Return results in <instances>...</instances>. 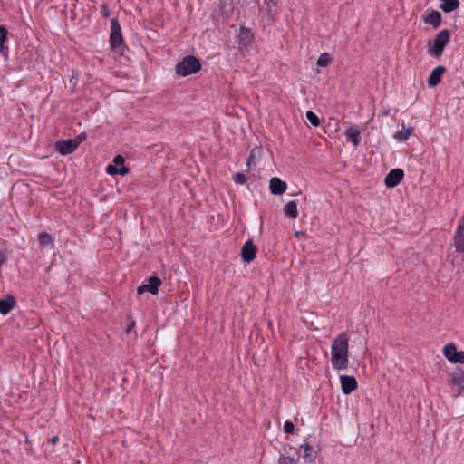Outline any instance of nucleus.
Here are the masks:
<instances>
[{"label": "nucleus", "mask_w": 464, "mask_h": 464, "mask_svg": "<svg viewBox=\"0 0 464 464\" xmlns=\"http://www.w3.org/2000/svg\"><path fill=\"white\" fill-rule=\"evenodd\" d=\"M349 336L341 333L331 345V364L334 370L343 371L349 365Z\"/></svg>", "instance_id": "1"}, {"label": "nucleus", "mask_w": 464, "mask_h": 464, "mask_svg": "<svg viewBox=\"0 0 464 464\" xmlns=\"http://www.w3.org/2000/svg\"><path fill=\"white\" fill-rule=\"evenodd\" d=\"M201 69L200 62L192 55L184 57L175 66V72L178 75L185 77L198 72Z\"/></svg>", "instance_id": "2"}, {"label": "nucleus", "mask_w": 464, "mask_h": 464, "mask_svg": "<svg viewBox=\"0 0 464 464\" xmlns=\"http://www.w3.org/2000/svg\"><path fill=\"white\" fill-rule=\"evenodd\" d=\"M450 42V32L445 29L440 31L435 37L433 44L429 46L428 53L434 56L440 57Z\"/></svg>", "instance_id": "3"}, {"label": "nucleus", "mask_w": 464, "mask_h": 464, "mask_svg": "<svg viewBox=\"0 0 464 464\" xmlns=\"http://www.w3.org/2000/svg\"><path fill=\"white\" fill-rule=\"evenodd\" d=\"M443 354L451 363L464 364V352L457 351L454 343H448L443 347Z\"/></svg>", "instance_id": "4"}, {"label": "nucleus", "mask_w": 464, "mask_h": 464, "mask_svg": "<svg viewBox=\"0 0 464 464\" xmlns=\"http://www.w3.org/2000/svg\"><path fill=\"white\" fill-rule=\"evenodd\" d=\"M453 240V246L456 251L459 253H464V213L459 219Z\"/></svg>", "instance_id": "5"}, {"label": "nucleus", "mask_w": 464, "mask_h": 464, "mask_svg": "<svg viewBox=\"0 0 464 464\" xmlns=\"http://www.w3.org/2000/svg\"><path fill=\"white\" fill-rule=\"evenodd\" d=\"M160 285H161V280L160 277L151 276L148 279L147 284L141 285L138 287L137 293L140 295L145 292H149L152 295H157Z\"/></svg>", "instance_id": "6"}, {"label": "nucleus", "mask_w": 464, "mask_h": 464, "mask_svg": "<svg viewBox=\"0 0 464 464\" xmlns=\"http://www.w3.org/2000/svg\"><path fill=\"white\" fill-rule=\"evenodd\" d=\"M111 49H117L122 43L121 26L116 19L111 20V33L110 37Z\"/></svg>", "instance_id": "7"}, {"label": "nucleus", "mask_w": 464, "mask_h": 464, "mask_svg": "<svg viewBox=\"0 0 464 464\" xmlns=\"http://www.w3.org/2000/svg\"><path fill=\"white\" fill-rule=\"evenodd\" d=\"M79 145V140H58L55 143V148L62 155H68L73 152Z\"/></svg>", "instance_id": "8"}, {"label": "nucleus", "mask_w": 464, "mask_h": 464, "mask_svg": "<svg viewBox=\"0 0 464 464\" xmlns=\"http://www.w3.org/2000/svg\"><path fill=\"white\" fill-rule=\"evenodd\" d=\"M404 172L401 169H392L385 177L384 183L388 188L396 187L403 179Z\"/></svg>", "instance_id": "9"}, {"label": "nucleus", "mask_w": 464, "mask_h": 464, "mask_svg": "<svg viewBox=\"0 0 464 464\" xmlns=\"http://www.w3.org/2000/svg\"><path fill=\"white\" fill-rule=\"evenodd\" d=\"M342 392L344 394H350L358 387L357 381L353 376L341 375L340 376Z\"/></svg>", "instance_id": "10"}, {"label": "nucleus", "mask_w": 464, "mask_h": 464, "mask_svg": "<svg viewBox=\"0 0 464 464\" xmlns=\"http://www.w3.org/2000/svg\"><path fill=\"white\" fill-rule=\"evenodd\" d=\"M256 256V247L253 244L251 240H247L242 246L241 249V257L242 259L246 262L250 263L252 262Z\"/></svg>", "instance_id": "11"}, {"label": "nucleus", "mask_w": 464, "mask_h": 464, "mask_svg": "<svg viewBox=\"0 0 464 464\" xmlns=\"http://www.w3.org/2000/svg\"><path fill=\"white\" fill-rule=\"evenodd\" d=\"M446 72V68L444 66H437L432 70L429 78H428V85L430 87L437 86L440 81L443 73Z\"/></svg>", "instance_id": "12"}, {"label": "nucleus", "mask_w": 464, "mask_h": 464, "mask_svg": "<svg viewBox=\"0 0 464 464\" xmlns=\"http://www.w3.org/2000/svg\"><path fill=\"white\" fill-rule=\"evenodd\" d=\"M269 188L272 194L281 195L286 190L287 185L285 181H282L280 179L274 177L270 179Z\"/></svg>", "instance_id": "13"}, {"label": "nucleus", "mask_w": 464, "mask_h": 464, "mask_svg": "<svg viewBox=\"0 0 464 464\" xmlns=\"http://www.w3.org/2000/svg\"><path fill=\"white\" fill-rule=\"evenodd\" d=\"M16 305L15 298L13 295H6L5 298L0 299V314H9Z\"/></svg>", "instance_id": "14"}, {"label": "nucleus", "mask_w": 464, "mask_h": 464, "mask_svg": "<svg viewBox=\"0 0 464 464\" xmlns=\"http://www.w3.org/2000/svg\"><path fill=\"white\" fill-rule=\"evenodd\" d=\"M345 137L353 146H358L361 140L360 131L356 128H348L345 131Z\"/></svg>", "instance_id": "15"}, {"label": "nucleus", "mask_w": 464, "mask_h": 464, "mask_svg": "<svg viewBox=\"0 0 464 464\" xmlns=\"http://www.w3.org/2000/svg\"><path fill=\"white\" fill-rule=\"evenodd\" d=\"M423 21L434 27H438L441 22V15L438 11H432L423 18Z\"/></svg>", "instance_id": "16"}, {"label": "nucleus", "mask_w": 464, "mask_h": 464, "mask_svg": "<svg viewBox=\"0 0 464 464\" xmlns=\"http://www.w3.org/2000/svg\"><path fill=\"white\" fill-rule=\"evenodd\" d=\"M284 214L292 218V219H295L297 218L298 216V210H297V205H296V202L292 200V201H289L285 206V208H284Z\"/></svg>", "instance_id": "17"}, {"label": "nucleus", "mask_w": 464, "mask_h": 464, "mask_svg": "<svg viewBox=\"0 0 464 464\" xmlns=\"http://www.w3.org/2000/svg\"><path fill=\"white\" fill-rule=\"evenodd\" d=\"M441 2L440 8L445 13H450L456 10L459 5V0H440Z\"/></svg>", "instance_id": "18"}, {"label": "nucleus", "mask_w": 464, "mask_h": 464, "mask_svg": "<svg viewBox=\"0 0 464 464\" xmlns=\"http://www.w3.org/2000/svg\"><path fill=\"white\" fill-rule=\"evenodd\" d=\"M451 383L456 385L459 391L464 390V372L454 373L451 376Z\"/></svg>", "instance_id": "19"}, {"label": "nucleus", "mask_w": 464, "mask_h": 464, "mask_svg": "<svg viewBox=\"0 0 464 464\" xmlns=\"http://www.w3.org/2000/svg\"><path fill=\"white\" fill-rule=\"evenodd\" d=\"M412 130H413L411 128L403 129L396 131L393 136L396 140L400 141L406 140L412 134Z\"/></svg>", "instance_id": "20"}, {"label": "nucleus", "mask_w": 464, "mask_h": 464, "mask_svg": "<svg viewBox=\"0 0 464 464\" xmlns=\"http://www.w3.org/2000/svg\"><path fill=\"white\" fill-rule=\"evenodd\" d=\"M331 63V57L327 53H322L318 60H317V65L321 67H326Z\"/></svg>", "instance_id": "21"}, {"label": "nucleus", "mask_w": 464, "mask_h": 464, "mask_svg": "<svg viewBox=\"0 0 464 464\" xmlns=\"http://www.w3.org/2000/svg\"><path fill=\"white\" fill-rule=\"evenodd\" d=\"M7 29L5 25H0V52L2 53L5 49V42L7 38Z\"/></svg>", "instance_id": "22"}, {"label": "nucleus", "mask_w": 464, "mask_h": 464, "mask_svg": "<svg viewBox=\"0 0 464 464\" xmlns=\"http://www.w3.org/2000/svg\"><path fill=\"white\" fill-rule=\"evenodd\" d=\"M38 238H39V243L42 246H46V245L52 243V241H53V238H52L51 235L48 234V233H45V232L44 233H41L39 235Z\"/></svg>", "instance_id": "23"}, {"label": "nucleus", "mask_w": 464, "mask_h": 464, "mask_svg": "<svg viewBox=\"0 0 464 464\" xmlns=\"http://www.w3.org/2000/svg\"><path fill=\"white\" fill-rule=\"evenodd\" d=\"M306 119L314 127H316V126H318L320 124L319 118L313 111H309L306 112Z\"/></svg>", "instance_id": "24"}, {"label": "nucleus", "mask_w": 464, "mask_h": 464, "mask_svg": "<svg viewBox=\"0 0 464 464\" xmlns=\"http://www.w3.org/2000/svg\"><path fill=\"white\" fill-rule=\"evenodd\" d=\"M233 180L237 184H245L246 182V178L242 173H237L233 177Z\"/></svg>", "instance_id": "25"}, {"label": "nucleus", "mask_w": 464, "mask_h": 464, "mask_svg": "<svg viewBox=\"0 0 464 464\" xmlns=\"http://www.w3.org/2000/svg\"><path fill=\"white\" fill-rule=\"evenodd\" d=\"M278 464H295V460L290 457L281 456Z\"/></svg>", "instance_id": "26"}, {"label": "nucleus", "mask_w": 464, "mask_h": 464, "mask_svg": "<svg viewBox=\"0 0 464 464\" xmlns=\"http://www.w3.org/2000/svg\"><path fill=\"white\" fill-rule=\"evenodd\" d=\"M124 161V158L121 155H117L113 159V163L115 166H122Z\"/></svg>", "instance_id": "27"}, {"label": "nucleus", "mask_w": 464, "mask_h": 464, "mask_svg": "<svg viewBox=\"0 0 464 464\" xmlns=\"http://www.w3.org/2000/svg\"><path fill=\"white\" fill-rule=\"evenodd\" d=\"M106 172L110 175L118 174V169L115 165H108L106 168Z\"/></svg>", "instance_id": "28"}, {"label": "nucleus", "mask_w": 464, "mask_h": 464, "mask_svg": "<svg viewBox=\"0 0 464 464\" xmlns=\"http://www.w3.org/2000/svg\"><path fill=\"white\" fill-rule=\"evenodd\" d=\"M294 429H295V426H294V424L292 422L286 421L285 423L284 430H285V433L293 432Z\"/></svg>", "instance_id": "29"}, {"label": "nucleus", "mask_w": 464, "mask_h": 464, "mask_svg": "<svg viewBox=\"0 0 464 464\" xmlns=\"http://www.w3.org/2000/svg\"><path fill=\"white\" fill-rule=\"evenodd\" d=\"M301 448L304 449V457L309 458L312 452V447L309 444L302 445Z\"/></svg>", "instance_id": "30"}, {"label": "nucleus", "mask_w": 464, "mask_h": 464, "mask_svg": "<svg viewBox=\"0 0 464 464\" xmlns=\"http://www.w3.org/2000/svg\"><path fill=\"white\" fill-rule=\"evenodd\" d=\"M260 150L259 149H253L250 152V155L247 159V165H250L251 164V161L253 160V159L255 158L256 154V153H259Z\"/></svg>", "instance_id": "31"}, {"label": "nucleus", "mask_w": 464, "mask_h": 464, "mask_svg": "<svg viewBox=\"0 0 464 464\" xmlns=\"http://www.w3.org/2000/svg\"><path fill=\"white\" fill-rule=\"evenodd\" d=\"M135 326V321L131 318H130V322L126 327V333L127 334H130L131 332V330L134 328Z\"/></svg>", "instance_id": "32"}, {"label": "nucleus", "mask_w": 464, "mask_h": 464, "mask_svg": "<svg viewBox=\"0 0 464 464\" xmlns=\"http://www.w3.org/2000/svg\"><path fill=\"white\" fill-rule=\"evenodd\" d=\"M101 8H102V12L103 15L105 17H109L110 16V11H109V8H108L107 5L106 4L102 5Z\"/></svg>", "instance_id": "33"}, {"label": "nucleus", "mask_w": 464, "mask_h": 464, "mask_svg": "<svg viewBox=\"0 0 464 464\" xmlns=\"http://www.w3.org/2000/svg\"><path fill=\"white\" fill-rule=\"evenodd\" d=\"M129 172V169L122 165L120 169H118V174L124 176Z\"/></svg>", "instance_id": "34"}, {"label": "nucleus", "mask_w": 464, "mask_h": 464, "mask_svg": "<svg viewBox=\"0 0 464 464\" xmlns=\"http://www.w3.org/2000/svg\"><path fill=\"white\" fill-rule=\"evenodd\" d=\"M279 0H265V4L267 5L268 7L276 6Z\"/></svg>", "instance_id": "35"}, {"label": "nucleus", "mask_w": 464, "mask_h": 464, "mask_svg": "<svg viewBox=\"0 0 464 464\" xmlns=\"http://www.w3.org/2000/svg\"><path fill=\"white\" fill-rule=\"evenodd\" d=\"M51 444L55 445L59 441V437L54 436L48 440Z\"/></svg>", "instance_id": "36"}, {"label": "nucleus", "mask_w": 464, "mask_h": 464, "mask_svg": "<svg viewBox=\"0 0 464 464\" xmlns=\"http://www.w3.org/2000/svg\"><path fill=\"white\" fill-rule=\"evenodd\" d=\"M84 139V136L82 135L78 136V138L75 140H79L80 142Z\"/></svg>", "instance_id": "37"}, {"label": "nucleus", "mask_w": 464, "mask_h": 464, "mask_svg": "<svg viewBox=\"0 0 464 464\" xmlns=\"http://www.w3.org/2000/svg\"><path fill=\"white\" fill-rule=\"evenodd\" d=\"M300 235H303V233H302V232H296V233H295V236H296V237H299Z\"/></svg>", "instance_id": "38"}]
</instances>
